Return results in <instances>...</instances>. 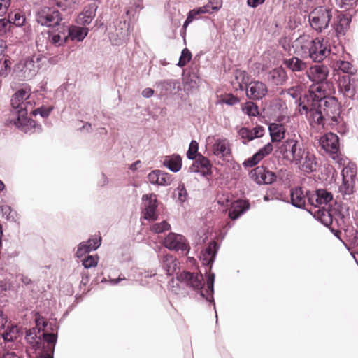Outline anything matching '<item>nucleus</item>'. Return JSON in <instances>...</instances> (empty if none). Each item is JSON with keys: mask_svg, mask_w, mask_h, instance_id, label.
<instances>
[{"mask_svg": "<svg viewBox=\"0 0 358 358\" xmlns=\"http://www.w3.org/2000/svg\"><path fill=\"white\" fill-rule=\"evenodd\" d=\"M299 111L305 115L310 124L318 129L334 127L340 120L341 106L334 96L327 95L321 85H311L303 96H299Z\"/></svg>", "mask_w": 358, "mask_h": 358, "instance_id": "nucleus-1", "label": "nucleus"}, {"mask_svg": "<svg viewBox=\"0 0 358 358\" xmlns=\"http://www.w3.org/2000/svg\"><path fill=\"white\" fill-rule=\"evenodd\" d=\"M31 90L29 88H22L17 90L11 99V106L17 115V118L13 123L24 132H31L36 129V122L27 117L29 110L33 109L34 101L31 100Z\"/></svg>", "mask_w": 358, "mask_h": 358, "instance_id": "nucleus-2", "label": "nucleus"}, {"mask_svg": "<svg viewBox=\"0 0 358 358\" xmlns=\"http://www.w3.org/2000/svg\"><path fill=\"white\" fill-rule=\"evenodd\" d=\"M306 148L296 138H288L279 147V152L283 159L293 164Z\"/></svg>", "mask_w": 358, "mask_h": 358, "instance_id": "nucleus-3", "label": "nucleus"}, {"mask_svg": "<svg viewBox=\"0 0 358 358\" xmlns=\"http://www.w3.org/2000/svg\"><path fill=\"white\" fill-rule=\"evenodd\" d=\"M331 17L330 8L319 6L310 13L308 20L313 29L318 32H322L328 27Z\"/></svg>", "mask_w": 358, "mask_h": 358, "instance_id": "nucleus-4", "label": "nucleus"}, {"mask_svg": "<svg viewBox=\"0 0 358 358\" xmlns=\"http://www.w3.org/2000/svg\"><path fill=\"white\" fill-rule=\"evenodd\" d=\"M338 87L344 96L355 99L358 92V74L341 76L338 80Z\"/></svg>", "mask_w": 358, "mask_h": 358, "instance_id": "nucleus-5", "label": "nucleus"}, {"mask_svg": "<svg viewBox=\"0 0 358 358\" xmlns=\"http://www.w3.org/2000/svg\"><path fill=\"white\" fill-rule=\"evenodd\" d=\"M292 164L302 172L313 173L317 168V157L306 148Z\"/></svg>", "mask_w": 358, "mask_h": 358, "instance_id": "nucleus-6", "label": "nucleus"}, {"mask_svg": "<svg viewBox=\"0 0 358 358\" xmlns=\"http://www.w3.org/2000/svg\"><path fill=\"white\" fill-rule=\"evenodd\" d=\"M62 20V17L59 12L48 6L41 8L36 14V21L42 26L58 25Z\"/></svg>", "mask_w": 358, "mask_h": 358, "instance_id": "nucleus-7", "label": "nucleus"}, {"mask_svg": "<svg viewBox=\"0 0 358 358\" xmlns=\"http://www.w3.org/2000/svg\"><path fill=\"white\" fill-rule=\"evenodd\" d=\"M320 145L334 160H339V141L336 134L329 132L321 136Z\"/></svg>", "mask_w": 358, "mask_h": 358, "instance_id": "nucleus-8", "label": "nucleus"}, {"mask_svg": "<svg viewBox=\"0 0 358 358\" xmlns=\"http://www.w3.org/2000/svg\"><path fill=\"white\" fill-rule=\"evenodd\" d=\"M330 52L329 45L324 38L313 39L309 57L315 62L323 61Z\"/></svg>", "mask_w": 358, "mask_h": 358, "instance_id": "nucleus-9", "label": "nucleus"}, {"mask_svg": "<svg viewBox=\"0 0 358 358\" xmlns=\"http://www.w3.org/2000/svg\"><path fill=\"white\" fill-rule=\"evenodd\" d=\"M41 58L39 55H34L24 60V63L19 66L20 74L19 76L23 80H30L37 73L39 69V62Z\"/></svg>", "mask_w": 358, "mask_h": 358, "instance_id": "nucleus-10", "label": "nucleus"}, {"mask_svg": "<svg viewBox=\"0 0 358 358\" xmlns=\"http://www.w3.org/2000/svg\"><path fill=\"white\" fill-rule=\"evenodd\" d=\"M313 39L309 35H301L292 42L294 53L301 58L309 57Z\"/></svg>", "mask_w": 358, "mask_h": 358, "instance_id": "nucleus-11", "label": "nucleus"}, {"mask_svg": "<svg viewBox=\"0 0 358 358\" xmlns=\"http://www.w3.org/2000/svg\"><path fill=\"white\" fill-rule=\"evenodd\" d=\"M211 150L215 156L223 160L229 161V159L232 157L231 144L225 138H215Z\"/></svg>", "mask_w": 358, "mask_h": 358, "instance_id": "nucleus-12", "label": "nucleus"}, {"mask_svg": "<svg viewBox=\"0 0 358 358\" xmlns=\"http://www.w3.org/2000/svg\"><path fill=\"white\" fill-rule=\"evenodd\" d=\"M308 202L315 208L321 205L329 206L328 203L332 200L331 194L326 189H318L316 192H307Z\"/></svg>", "mask_w": 358, "mask_h": 358, "instance_id": "nucleus-13", "label": "nucleus"}, {"mask_svg": "<svg viewBox=\"0 0 358 358\" xmlns=\"http://www.w3.org/2000/svg\"><path fill=\"white\" fill-rule=\"evenodd\" d=\"M177 280L196 290H201L204 285L203 276L201 273L194 275L188 271H183L178 274Z\"/></svg>", "mask_w": 358, "mask_h": 358, "instance_id": "nucleus-14", "label": "nucleus"}, {"mask_svg": "<svg viewBox=\"0 0 358 358\" xmlns=\"http://www.w3.org/2000/svg\"><path fill=\"white\" fill-rule=\"evenodd\" d=\"M163 244L164 247L171 250L185 251L188 248L186 238L180 234L172 232L169 233L164 238Z\"/></svg>", "mask_w": 358, "mask_h": 358, "instance_id": "nucleus-15", "label": "nucleus"}, {"mask_svg": "<svg viewBox=\"0 0 358 358\" xmlns=\"http://www.w3.org/2000/svg\"><path fill=\"white\" fill-rule=\"evenodd\" d=\"M144 210L143 211V217L150 221H154L157 219L156 209L157 207V196L155 194L143 195Z\"/></svg>", "mask_w": 358, "mask_h": 358, "instance_id": "nucleus-16", "label": "nucleus"}, {"mask_svg": "<svg viewBox=\"0 0 358 358\" xmlns=\"http://www.w3.org/2000/svg\"><path fill=\"white\" fill-rule=\"evenodd\" d=\"M306 74L311 81L316 83L314 85H321L322 89H324L323 82L327 79L329 74L327 67L315 65L306 71Z\"/></svg>", "mask_w": 358, "mask_h": 358, "instance_id": "nucleus-17", "label": "nucleus"}, {"mask_svg": "<svg viewBox=\"0 0 358 358\" xmlns=\"http://www.w3.org/2000/svg\"><path fill=\"white\" fill-rule=\"evenodd\" d=\"M251 178L258 184H271L275 179V174L266 170L264 166H257L250 172Z\"/></svg>", "mask_w": 358, "mask_h": 358, "instance_id": "nucleus-18", "label": "nucleus"}, {"mask_svg": "<svg viewBox=\"0 0 358 358\" xmlns=\"http://www.w3.org/2000/svg\"><path fill=\"white\" fill-rule=\"evenodd\" d=\"M268 93L267 86L260 81L250 82L246 88V95L250 99L259 100Z\"/></svg>", "mask_w": 358, "mask_h": 358, "instance_id": "nucleus-19", "label": "nucleus"}, {"mask_svg": "<svg viewBox=\"0 0 358 358\" xmlns=\"http://www.w3.org/2000/svg\"><path fill=\"white\" fill-rule=\"evenodd\" d=\"M156 87L162 96L175 94L181 90L180 83L177 80L160 81L156 84Z\"/></svg>", "mask_w": 358, "mask_h": 358, "instance_id": "nucleus-20", "label": "nucleus"}, {"mask_svg": "<svg viewBox=\"0 0 358 358\" xmlns=\"http://www.w3.org/2000/svg\"><path fill=\"white\" fill-rule=\"evenodd\" d=\"M148 179L150 183L161 186L170 185L173 180L172 175L161 170L151 171L148 176Z\"/></svg>", "mask_w": 358, "mask_h": 358, "instance_id": "nucleus-21", "label": "nucleus"}, {"mask_svg": "<svg viewBox=\"0 0 358 358\" xmlns=\"http://www.w3.org/2000/svg\"><path fill=\"white\" fill-rule=\"evenodd\" d=\"M97 8L98 6L95 1H93L85 6L83 11L78 16V24L82 25L90 24L96 16Z\"/></svg>", "mask_w": 358, "mask_h": 358, "instance_id": "nucleus-22", "label": "nucleus"}, {"mask_svg": "<svg viewBox=\"0 0 358 358\" xmlns=\"http://www.w3.org/2000/svg\"><path fill=\"white\" fill-rule=\"evenodd\" d=\"M238 136L242 139L243 143H246L257 138L263 136L264 134V128L262 126H257L252 129L246 127H242L238 131Z\"/></svg>", "mask_w": 358, "mask_h": 358, "instance_id": "nucleus-23", "label": "nucleus"}, {"mask_svg": "<svg viewBox=\"0 0 358 358\" xmlns=\"http://www.w3.org/2000/svg\"><path fill=\"white\" fill-rule=\"evenodd\" d=\"M273 148L271 143H268L263 148L259 149L251 157L248 158L243 162V165L248 167H252L258 164L264 157L269 155Z\"/></svg>", "mask_w": 358, "mask_h": 358, "instance_id": "nucleus-24", "label": "nucleus"}, {"mask_svg": "<svg viewBox=\"0 0 358 358\" xmlns=\"http://www.w3.org/2000/svg\"><path fill=\"white\" fill-rule=\"evenodd\" d=\"M307 192L302 187H295L290 192L291 203L299 208H303L306 206L307 198Z\"/></svg>", "mask_w": 358, "mask_h": 358, "instance_id": "nucleus-25", "label": "nucleus"}, {"mask_svg": "<svg viewBox=\"0 0 358 358\" xmlns=\"http://www.w3.org/2000/svg\"><path fill=\"white\" fill-rule=\"evenodd\" d=\"M211 164L208 158L199 155L196 161L189 168L191 173H201L203 175L208 173L211 169Z\"/></svg>", "mask_w": 358, "mask_h": 358, "instance_id": "nucleus-26", "label": "nucleus"}, {"mask_svg": "<svg viewBox=\"0 0 358 358\" xmlns=\"http://www.w3.org/2000/svg\"><path fill=\"white\" fill-rule=\"evenodd\" d=\"M100 237L90 238L86 243H80L77 249L76 257L80 258L86 253L96 250L100 246Z\"/></svg>", "mask_w": 358, "mask_h": 358, "instance_id": "nucleus-27", "label": "nucleus"}, {"mask_svg": "<svg viewBox=\"0 0 358 358\" xmlns=\"http://www.w3.org/2000/svg\"><path fill=\"white\" fill-rule=\"evenodd\" d=\"M314 211V217L324 225L328 227L333 222L334 213L329 210V206L317 207Z\"/></svg>", "mask_w": 358, "mask_h": 358, "instance_id": "nucleus-28", "label": "nucleus"}, {"mask_svg": "<svg viewBox=\"0 0 358 358\" xmlns=\"http://www.w3.org/2000/svg\"><path fill=\"white\" fill-rule=\"evenodd\" d=\"M43 341L46 343V352L36 358H53V352L55 343L57 342V336L54 334H43Z\"/></svg>", "mask_w": 358, "mask_h": 358, "instance_id": "nucleus-29", "label": "nucleus"}, {"mask_svg": "<svg viewBox=\"0 0 358 358\" xmlns=\"http://www.w3.org/2000/svg\"><path fill=\"white\" fill-rule=\"evenodd\" d=\"M283 64L293 72H301L307 68V64L297 57L284 59Z\"/></svg>", "mask_w": 358, "mask_h": 358, "instance_id": "nucleus-30", "label": "nucleus"}, {"mask_svg": "<svg viewBox=\"0 0 358 358\" xmlns=\"http://www.w3.org/2000/svg\"><path fill=\"white\" fill-rule=\"evenodd\" d=\"M249 208L246 201L237 200L231 203V209L229 212V217L231 220H236L241 215L244 213Z\"/></svg>", "mask_w": 358, "mask_h": 358, "instance_id": "nucleus-31", "label": "nucleus"}, {"mask_svg": "<svg viewBox=\"0 0 358 358\" xmlns=\"http://www.w3.org/2000/svg\"><path fill=\"white\" fill-rule=\"evenodd\" d=\"M268 80L276 85H281L287 79V75L284 69L278 67L271 70L268 73Z\"/></svg>", "mask_w": 358, "mask_h": 358, "instance_id": "nucleus-32", "label": "nucleus"}, {"mask_svg": "<svg viewBox=\"0 0 358 358\" xmlns=\"http://www.w3.org/2000/svg\"><path fill=\"white\" fill-rule=\"evenodd\" d=\"M68 38H71L72 41H82L87 36L89 29L85 27L72 26L68 27Z\"/></svg>", "mask_w": 358, "mask_h": 358, "instance_id": "nucleus-33", "label": "nucleus"}, {"mask_svg": "<svg viewBox=\"0 0 358 358\" xmlns=\"http://www.w3.org/2000/svg\"><path fill=\"white\" fill-rule=\"evenodd\" d=\"M272 142H280L285 138V129L281 124L272 123L268 127Z\"/></svg>", "mask_w": 358, "mask_h": 358, "instance_id": "nucleus-34", "label": "nucleus"}, {"mask_svg": "<svg viewBox=\"0 0 358 358\" xmlns=\"http://www.w3.org/2000/svg\"><path fill=\"white\" fill-rule=\"evenodd\" d=\"M164 165L173 172H178L182 166V159L179 155H173L166 158Z\"/></svg>", "mask_w": 358, "mask_h": 358, "instance_id": "nucleus-35", "label": "nucleus"}, {"mask_svg": "<svg viewBox=\"0 0 358 358\" xmlns=\"http://www.w3.org/2000/svg\"><path fill=\"white\" fill-rule=\"evenodd\" d=\"M216 252L217 243L214 241L210 243L203 255V264L209 265L210 263H212L214 260Z\"/></svg>", "mask_w": 358, "mask_h": 358, "instance_id": "nucleus-36", "label": "nucleus"}, {"mask_svg": "<svg viewBox=\"0 0 358 358\" xmlns=\"http://www.w3.org/2000/svg\"><path fill=\"white\" fill-rule=\"evenodd\" d=\"M162 265L166 274L171 275L176 270L177 261L172 255H166L163 257Z\"/></svg>", "mask_w": 358, "mask_h": 358, "instance_id": "nucleus-37", "label": "nucleus"}, {"mask_svg": "<svg viewBox=\"0 0 358 358\" xmlns=\"http://www.w3.org/2000/svg\"><path fill=\"white\" fill-rule=\"evenodd\" d=\"M4 343L12 342L20 336V331L17 326H8L7 329L2 334Z\"/></svg>", "mask_w": 358, "mask_h": 358, "instance_id": "nucleus-38", "label": "nucleus"}, {"mask_svg": "<svg viewBox=\"0 0 358 358\" xmlns=\"http://www.w3.org/2000/svg\"><path fill=\"white\" fill-rule=\"evenodd\" d=\"M213 2H209L207 5L191 10V15H201L204 13H212L220 8V5L212 6Z\"/></svg>", "mask_w": 358, "mask_h": 358, "instance_id": "nucleus-39", "label": "nucleus"}, {"mask_svg": "<svg viewBox=\"0 0 358 358\" xmlns=\"http://www.w3.org/2000/svg\"><path fill=\"white\" fill-rule=\"evenodd\" d=\"M235 80L238 84V87L241 90H245L248 87V83L249 81V78L244 71L237 70L234 74Z\"/></svg>", "mask_w": 358, "mask_h": 358, "instance_id": "nucleus-40", "label": "nucleus"}, {"mask_svg": "<svg viewBox=\"0 0 358 358\" xmlns=\"http://www.w3.org/2000/svg\"><path fill=\"white\" fill-rule=\"evenodd\" d=\"M68 40V36L65 32L60 34H52L49 36V41L51 44L59 47L66 43Z\"/></svg>", "mask_w": 358, "mask_h": 358, "instance_id": "nucleus-41", "label": "nucleus"}, {"mask_svg": "<svg viewBox=\"0 0 358 358\" xmlns=\"http://www.w3.org/2000/svg\"><path fill=\"white\" fill-rule=\"evenodd\" d=\"M357 173V168L355 164L349 163L342 170L343 180H354Z\"/></svg>", "mask_w": 358, "mask_h": 358, "instance_id": "nucleus-42", "label": "nucleus"}, {"mask_svg": "<svg viewBox=\"0 0 358 358\" xmlns=\"http://www.w3.org/2000/svg\"><path fill=\"white\" fill-rule=\"evenodd\" d=\"M187 196L188 194L184 184H180L174 190L173 196L176 199L177 201L180 203H182L186 201Z\"/></svg>", "mask_w": 358, "mask_h": 358, "instance_id": "nucleus-43", "label": "nucleus"}, {"mask_svg": "<svg viewBox=\"0 0 358 358\" xmlns=\"http://www.w3.org/2000/svg\"><path fill=\"white\" fill-rule=\"evenodd\" d=\"M335 66L338 69L342 71L343 73H348V75L355 74V69L353 68L352 64L349 62L339 59L336 61Z\"/></svg>", "mask_w": 358, "mask_h": 358, "instance_id": "nucleus-44", "label": "nucleus"}, {"mask_svg": "<svg viewBox=\"0 0 358 358\" xmlns=\"http://www.w3.org/2000/svg\"><path fill=\"white\" fill-rule=\"evenodd\" d=\"M242 110L248 116L256 117L259 115L257 106L252 101L246 102L242 107Z\"/></svg>", "mask_w": 358, "mask_h": 358, "instance_id": "nucleus-45", "label": "nucleus"}, {"mask_svg": "<svg viewBox=\"0 0 358 358\" xmlns=\"http://www.w3.org/2000/svg\"><path fill=\"white\" fill-rule=\"evenodd\" d=\"M55 4L62 10H73L79 0H53Z\"/></svg>", "mask_w": 358, "mask_h": 358, "instance_id": "nucleus-46", "label": "nucleus"}, {"mask_svg": "<svg viewBox=\"0 0 358 358\" xmlns=\"http://www.w3.org/2000/svg\"><path fill=\"white\" fill-rule=\"evenodd\" d=\"M171 229V225L166 221H162L160 223L153 224L150 227V230L155 234L163 233L169 231Z\"/></svg>", "mask_w": 358, "mask_h": 358, "instance_id": "nucleus-47", "label": "nucleus"}, {"mask_svg": "<svg viewBox=\"0 0 358 358\" xmlns=\"http://www.w3.org/2000/svg\"><path fill=\"white\" fill-rule=\"evenodd\" d=\"M354 180H343V182L339 187V190L344 194H350L353 192Z\"/></svg>", "mask_w": 358, "mask_h": 358, "instance_id": "nucleus-48", "label": "nucleus"}, {"mask_svg": "<svg viewBox=\"0 0 358 358\" xmlns=\"http://www.w3.org/2000/svg\"><path fill=\"white\" fill-rule=\"evenodd\" d=\"M192 59V53L187 49L185 48L182 50L181 52V55L180 57L178 66L182 67L185 66Z\"/></svg>", "mask_w": 358, "mask_h": 358, "instance_id": "nucleus-49", "label": "nucleus"}, {"mask_svg": "<svg viewBox=\"0 0 358 358\" xmlns=\"http://www.w3.org/2000/svg\"><path fill=\"white\" fill-rule=\"evenodd\" d=\"M98 260L99 257L97 256L88 255L87 258L83 260V265L87 269L96 267L98 264Z\"/></svg>", "mask_w": 358, "mask_h": 358, "instance_id": "nucleus-50", "label": "nucleus"}, {"mask_svg": "<svg viewBox=\"0 0 358 358\" xmlns=\"http://www.w3.org/2000/svg\"><path fill=\"white\" fill-rule=\"evenodd\" d=\"M198 151V143L196 141H192L189 144V150L187 152V156L189 159H194L196 158V153Z\"/></svg>", "mask_w": 358, "mask_h": 358, "instance_id": "nucleus-51", "label": "nucleus"}, {"mask_svg": "<svg viewBox=\"0 0 358 358\" xmlns=\"http://www.w3.org/2000/svg\"><path fill=\"white\" fill-rule=\"evenodd\" d=\"M337 5L341 8L346 10L350 9L355 6L357 0H336Z\"/></svg>", "mask_w": 358, "mask_h": 358, "instance_id": "nucleus-52", "label": "nucleus"}, {"mask_svg": "<svg viewBox=\"0 0 358 358\" xmlns=\"http://www.w3.org/2000/svg\"><path fill=\"white\" fill-rule=\"evenodd\" d=\"M214 280H215V274L210 273L207 277V286H208L207 292H209L210 299H208V297H206V300L211 301V299H213L212 295L214 292V289H213Z\"/></svg>", "mask_w": 358, "mask_h": 358, "instance_id": "nucleus-53", "label": "nucleus"}, {"mask_svg": "<svg viewBox=\"0 0 358 358\" xmlns=\"http://www.w3.org/2000/svg\"><path fill=\"white\" fill-rule=\"evenodd\" d=\"M10 21L6 19H0V36L5 34L10 28Z\"/></svg>", "mask_w": 358, "mask_h": 358, "instance_id": "nucleus-54", "label": "nucleus"}, {"mask_svg": "<svg viewBox=\"0 0 358 358\" xmlns=\"http://www.w3.org/2000/svg\"><path fill=\"white\" fill-rule=\"evenodd\" d=\"M51 111V109H46L43 108H38L36 110H30L29 112L32 114L33 115H36L38 114H40L41 117H46L49 115Z\"/></svg>", "mask_w": 358, "mask_h": 358, "instance_id": "nucleus-55", "label": "nucleus"}, {"mask_svg": "<svg viewBox=\"0 0 358 358\" xmlns=\"http://www.w3.org/2000/svg\"><path fill=\"white\" fill-rule=\"evenodd\" d=\"M222 103L229 106H233L238 103L239 102V99L232 94H227L224 98L222 99Z\"/></svg>", "mask_w": 358, "mask_h": 358, "instance_id": "nucleus-56", "label": "nucleus"}, {"mask_svg": "<svg viewBox=\"0 0 358 358\" xmlns=\"http://www.w3.org/2000/svg\"><path fill=\"white\" fill-rule=\"evenodd\" d=\"M13 21V24L17 27H21L25 22V17L20 13H15L13 18H11Z\"/></svg>", "mask_w": 358, "mask_h": 358, "instance_id": "nucleus-57", "label": "nucleus"}, {"mask_svg": "<svg viewBox=\"0 0 358 358\" xmlns=\"http://www.w3.org/2000/svg\"><path fill=\"white\" fill-rule=\"evenodd\" d=\"M301 87L299 86L293 87L287 90V94L294 99H297L300 96Z\"/></svg>", "mask_w": 358, "mask_h": 358, "instance_id": "nucleus-58", "label": "nucleus"}, {"mask_svg": "<svg viewBox=\"0 0 358 358\" xmlns=\"http://www.w3.org/2000/svg\"><path fill=\"white\" fill-rule=\"evenodd\" d=\"M10 4V0H0V15L6 13Z\"/></svg>", "mask_w": 358, "mask_h": 358, "instance_id": "nucleus-59", "label": "nucleus"}, {"mask_svg": "<svg viewBox=\"0 0 358 358\" xmlns=\"http://www.w3.org/2000/svg\"><path fill=\"white\" fill-rule=\"evenodd\" d=\"M1 210L3 213V215L6 216L7 220H10V218L13 219V217L11 216L12 210L10 206H1Z\"/></svg>", "mask_w": 358, "mask_h": 358, "instance_id": "nucleus-60", "label": "nucleus"}, {"mask_svg": "<svg viewBox=\"0 0 358 358\" xmlns=\"http://www.w3.org/2000/svg\"><path fill=\"white\" fill-rule=\"evenodd\" d=\"M198 15H191V10L187 14V17L184 22L183 28L185 29L187 26L192 22L194 20L198 19L196 17Z\"/></svg>", "mask_w": 358, "mask_h": 358, "instance_id": "nucleus-61", "label": "nucleus"}, {"mask_svg": "<svg viewBox=\"0 0 358 358\" xmlns=\"http://www.w3.org/2000/svg\"><path fill=\"white\" fill-rule=\"evenodd\" d=\"M265 0H247V4L251 8H256L262 4Z\"/></svg>", "mask_w": 358, "mask_h": 358, "instance_id": "nucleus-62", "label": "nucleus"}, {"mask_svg": "<svg viewBox=\"0 0 358 358\" xmlns=\"http://www.w3.org/2000/svg\"><path fill=\"white\" fill-rule=\"evenodd\" d=\"M154 94V90L150 87L145 88L142 91V96L145 98H150Z\"/></svg>", "mask_w": 358, "mask_h": 358, "instance_id": "nucleus-63", "label": "nucleus"}, {"mask_svg": "<svg viewBox=\"0 0 358 358\" xmlns=\"http://www.w3.org/2000/svg\"><path fill=\"white\" fill-rule=\"evenodd\" d=\"M2 358H20V357L18 355H17L15 352H8L3 355Z\"/></svg>", "mask_w": 358, "mask_h": 358, "instance_id": "nucleus-64", "label": "nucleus"}]
</instances>
